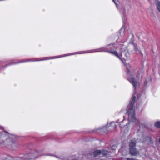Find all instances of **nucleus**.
<instances>
[{"label": "nucleus", "instance_id": "nucleus-9", "mask_svg": "<svg viewBox=\"0 0 160 160\" xmlns=\"http://www.w3.org/2000/svg\"><path fill=\"white\" fill-rule=\"evenodd\" d=\"M155 3L156 6L157 10L160 13V1L156 0Z\"/></svg>", "mask_w": 160, "mask_h": 160}, {"label": "nucleus", "instance_id": "nucleus-14", "mask_svg": "<svg viewBox=\"0 0 160 160\" xmlns=\"http://www.w3.org/2000/svg\"><path fill=\"white\" fill-rule=\"evenodd\" d=\"M128 153V152L127 151L125 150L124 151V152H123L122 154V156H126L127 155Z\"/></svg>", "mask_w": 160, "mask_h": 160}, {"label": "nucleus", "instance_id": "nucleus-8", "mask_svg": "<svg viewBox=\"0 0 160 160\" xmlns=\"http://www.w3.org/2000/svg\"><path fill=\"white\" fill-rule=\"evenodd\" d=\"M45 155L47 156H54L56 157L57 158H58L60 160H76V159L73 156H70L68 157H65L64 158H59L56 156H54L53 155L51 154H48Z\"/></svg>", "mask_w": 160, "mask_h": 160}, {"label": "nucleus", "instance_id": "nucleus-2", "mask_svg": "<svg viewBox=\"0 0 160 160\" xmlns=\"http://www.w3.org/2000/svg\"><path fill=\"white\" fill-rule=\"evenodd\" d=\"M101 52H108L111 53L118 58L122 62H123V61L122 58H122V56L123 55L127 57V55L128 54L127 49L125 46L123 45H120L118 46L117 44L112 43L108 45L106 47L96 49L76 52L50 57V59H56L75 54Z\"/></svg>", "mask_w": 160, "mask_h": 160}, {"label": "nucleus", "instance_id": "nucleus-13", "mask_svg": "<svg viewBox=\"0 0 160 160\" xmlns=\"http://www.w3.org/2000/svg\"><path fill=\"white\" fill-rule=\"evenodd\" d=\"M154 125L158 128H160V121L156 122L154 123Z\"/></svg>", "mask_w": 160, "mask_h": 160}, {"label": "nucleus", "instance_id": "nucleus-18", "mask_svg": "<svg viewBox=\"0 0 160 160\" xmlns=\"http://www.w3.org/2000/svg\"><path fill=\"white\" fill-rule=\"evenodd\" d=\"M159 142L160 143V138L159 139Z\"/></svg>", "mask_w": 160, "mask_h": 160}, {"label": "nucleus", "instance_id": "nucleus-10", "mask_svg": "<svg viewBox=\"0 0 160 160\" xmlns=\"http://www.w3.org/2000/svg\"><path fill=\"white\" fill-rule=\"evenodd\" d=\"M118 9L120 7V4L118 0H112Z\"/></svg>", "mask_w": 160, "mask_h": 160}, {"label": "nucleus", "instance_id": "nucleus-11", "mask_svg": "<svg viewBox=\"0 0 160 160\" xmlns=\"http://www.w3.org/2000/svg\"><path fill=\"white\" fill-rule=\"evenodd\" d=\"M124 29L123 28H122L119 32L120 36L122 37L124 36Z\"/></svg>", "mask_w": 160, "mask_h": 160}, {"label": "nucleus", "instance_id": "nucleus-15", "mask_svg": "<svg viewBox=\"0 0 160 160\" xmlns=\"http://www.w3.org/2000/svg\"><path fill=\"white\" fill-rule=\"evenodd\" d=\"M149 138V139H150V142L151 143H153V140H152V139L151 138Z\"/></svg>", "mask_w": 160, "mask_h": 160}, {"label": "nucleus", "instance_id": "nucleus-4", "mask_svg": "<svg viewBox=\"0 0 160 160\" xmlns=\"http://www.w3.org/2000/svg\"><path fill=\"white\" fill-rule=\"evenodd\" d=\"M41 151L42 150H37L33 154L31 153L26 154L23 156L22 158H18L16 160H30L34 159L39 156L43 155L40 153Z\"/></svg>", "mask_w": 160, "mask_h": 160}, {"label": "nucleus", "instance_id": "nucleus-5", "mask_svg": "<svg viewBox=\"0 0 160 160\" xmlns=\"http://www.w3.org/2000/svg\"><path fill=\"white\" fill-rule=\"evenodd\" d=\"M136 143L131 141L129 144L130 153L133 156H137L139 154V151H137L135 148Z\"/></svg>", "mask_w": 160, "mask_h": 160}, {"label": "nucleus", "instance_id": "nucleus-6", "mask_svg": "<svg viewBox=\"0 0 160 160\" xmlns=\"http://www.w3.org/2000/svg\"><path fill=\"white\" fill-rule=\"evenodd\" d=\"M108 152L104 150H97L93 152V154L94 157H102L107 155Z\"/></svg>", "mask_w": 160, "mask_h": 160}, {"label": "nucleus", "instance_id": "nucleus-12", "mask_svg": "<svg viewBox=\"0 0 160 160\" xmlns=\"http://www.w3.org/2000/svg\"><path fill=\"white\" fill-rule=\"evenodd\" d=\"M134 50L137 53H141L140 50L137 46L133 45Z\"/></svg>", "mask_w": 160, "mask_h": 160}, {"label": "nucleus", "instance_id": "nucleus-1", "mask_svg": "<svg viewBox=\"0 0 160 160\" xmlns=\"http://www.w3.org/2000/svg\"><path fill=\"white\" fill-rule=\"evenodd\" d=\"M123 63L126 66L128 80L133 85L134 90L132 100L130 101V107L127 112L128 116V123L127 120L125 119L124 116L122 120L118 119L117 121L116 122L118 123L121 127H123L126 128L128 126H131L132 128L140 127L141 126L140 123L136 118L135 108L133 105L135 101L138 98V97H136L137 95L135 90L137 88L138 84V79L141 77L142 73L141 72H138L137 74V71L135 70L133 67L129 65H126V62H123Z\"/></svg>", "mask_w": 160, "mask_h": 160}, {"label": "nucleus", "instance_id": "nucleus-3", "mask_svg": "<svg viewBox=\"0 0 160 160\" xmlns=\"http://www.w3.org/2000/svg\"><path fill=\"white\" fill-rule=\"evenodd\" d=\"M0 147H5L8 145H11L12 147L17 146V143L15 140V137L14 135L7 133L6 136L8 138H7L5 142L3 140V134L0 132Z\"/></svg>", "mask_w": 160, "mask_h": 160}, {"label": "nucleus", "instance_id": "nucleus-7", "mask_svg": "<svg viewBox=\"0 0 160 160\" xmlns=\"http://www.w3.org/2000/svg\"><path fill=\"white\" fill-rule=\"evenodd\" d=\"M115 125V122H112L109 123H108L106 126L103 127L101 128V130L103 132H106L108 130V128H109V129L112 128V127L113 129H114L115 127H114V126Z\"/></svg>", "mask_w": 160, "mask_h": 160}, {"label": "nucleus", "instance_id": "nucleus-16", "mask_svg": "<svg viewBox=\"0 0 160 160\" xmlns=\"http://www.w3.org/2000/svg\"><path fill=\"white\" fill-rule=\"evenodd\" d=\"M116 147V146H115L114 147H113V148H112V149H113V150L115 149Z\"/></svg>", "mask_w": 160, "mask_h": 160}, {"label": "nucleus", "instance_id": "nucleus-17", "mask_svg": "<svg viewBox=\"0 0 160 160\" xmlns=\"http://www.w3.org/2000/svg\"><path fill=\"white\" fill-rule=\"evenodd\" d=\"M122 149H121L120 150V152H121L122 151Z\"/></svg>", "mask_w": 160, "mask_h": 160}]
</instances>
